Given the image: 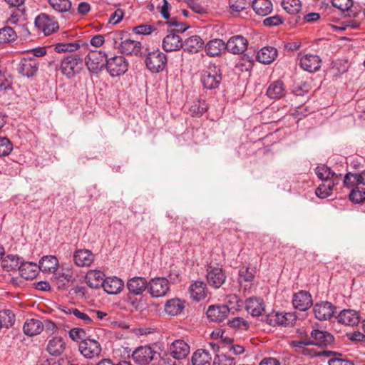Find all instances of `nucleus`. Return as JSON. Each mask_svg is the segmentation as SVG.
Wrapping results in <instances>:
<instances>
[{"label": "nucleus", "mask_w": 365, "mask_h": 365, "mask_svg": "<svg viewBox=\"0 0 365 365\" xmlns=\"http://www.w3.org/2000/svg\"><path fill=\"white\" fill-rule=\"evenodd\" d=\"M114 46L126 55L138 56L140 53L141 43L139 41L131 40L128 34L124 31L115 32L112 34Z\"/></svg>", "instance_id": "f257e3e1"}, {"label": "nucleus", "mask_w": 365, "mask_h": 365, "mask_svg": "<svg viewBox=\"0 0 365 365\" xmlns=\"http://www.w3.org/2000/svg\"><path fill=\"white\" fill-rule=\"evenodd\" d=\"M312 340L304 339L299 342L301 345H315L322 348L331 345L334 341V336L327 331L317 329L312 330L310 333Z\"/></svg>", "instance_id": "f03ea898"}, {"label": "nucleus", "mask_w": 365, "mask_h": 365, "mask_svg": "<svg viewBox=\"0 0 365 365\" xmlns=\"http://www.w3.org/2000/svg\"><path fill=\"white\" fill-rule=\"evenodd\" d=\"M158 356L159 354L150 346H140L132 353L133 361L138 365H150Z\"/></svg>", "instance_id": "7ed1b4c3"}, {"label": "nucleus", "mask_w": 365, "mask_h": 365, "mask_svg": "<svg viewBox=\"0 0 365 365\" xmlns=\"http://www.w3.org/2000/svg\"><path fill=\"white\" fill-rule=\"evenodd\" d=\"M83 66V59L76 54H69L64 57L61 63V70L68 78L78 73Z\"/></svg>", "instance_id": "20e7f679"}, {"label": "nucleus", "mask_w": 365, "mask_h": 365, "mask_svg": "<svg viewBox=\"0 0 365 365\" xmlns=\"http://www.w3.org/2000/svg\"><path fill=\"white\" fill-rule=\"evenodd\" d=\"M222 81L220 70L215 66H209L203 71L201 82L204 88L210 90L218 88Z\"/></svg>", "instance_id": "39448f33"}, {"label": "nucleus", "mask_w": 365, "mask_h": 365, "mask_svg": "<svg viewBox=\"0 0 365 365\" xmlns=\"http://www.w3.org/2000/svg\"><path fill=\"white\" fill-rule=\"evenodd\" d=\"M145 63L148 69L153 73L162 71L167 63V56L159 50L149 52L147 55Z\"/></svg>", "instance_id": "423d86ee"}, {"label": "nucleus", "mask_w": 365, "mask_h": 365, "mask_svg": "<svg viewBox=\"0 0 365 365\" xmlns=\"http://www.w3.org/2000/svg\"><path fill=\"white\" fill-rule=\"evenodd\" d=\"M106 70L112 77H118L124 74L128 68V62L121 56L107 58Z\"/></svg>", "instance_id": "0eeeda50"}, {"label": "nucleus", "mask_w": 365, "mask_h": 365, "mask_svg": "<svg viewBox=\"0 0 365 365\" xmlns=\"http://www.w3.org/2000/svg\"><path fill=\"white\" fill-rule=\"evenodd\" d=\"M39 62L34 57H24L17 64L16 70L22 76L32 78L38 71Z\"/></svg>", "instance_id": "6e6552de"}, {"label": "nucleus", "mask_w": 365, "mask_h": 365, "mask_svg": "<svg viewBox=\"0 0 365 365\" xmlns=\"http://www.w3.org/2000/svg\"><path fill=\"white\" fill-rule=\"evenodd\" d=\"M35 26L44 35L49 36L58 29V24L53 16L46 14H41L35 19Z\"/></svg>", "instance_id": "1a4fd4ad"}, {"label": "nucleus", "mask_w": 365, "mask_h": 365, "mask_svg": "<svg viewBox=\"0 0 365 365\" xmlns=\"http://www.w3.org/2000/svg\"><path fill=\"white\" fill-rule=\"evenodd\" d=\"M107 58L105 53L97 50L91 51L85 58V63L90 71L98 73L105 65Z\"/></svg>", "instance_id": "9d476101"}, {"label": "nucleus", "mask_w": 365, "mask_h": 365, "mask_svg": "<svg viewBox=\"0 0 365 365\" xmlns=\"http://www.w3.org/2000/svg\"><path fill=\"white\" fill-rule=\"evenodd\" d=\"M170 290L169 281L165 277H155L149 281L148 292L153 297H161Z\"/></svg>", "instance_id": "9b49d317"}, {"label": "nucleus", "mask_w": 365, "mask_h": 365, "mask_svg": "<svg viewBox=\"0 0 365 365\" xmlns=\"http://www.w3.org/2000/svg\"><path fill=\"white\" fill-rule=\"evenodd\" d=\"M206 271L207 281L210 286L217 289L220 288L225 283L227 277L222 268L207 265Z\"/></svg>", "instance_id": "f8f14e48"}, {"label": "nucleus", "mask_w": 365, "mask_h": 365, "mask_svg": "<svg viewBox=\"0 0 365 365\" xmlns=\"http://www.w3.org/2000/svg\"><path fill=\"white\" fill-rule=\"evenodd\" d=\"M295 320V316L290 312H272L266 316V322L272 327L292 325Z\"/></svg>", "instance_id": "ddd939ff"}, {"label": "nucleus", "mask_w": 365, "mask_h": 365, "mask_svg": "<svg viewBox=\"0 0 365 365\" xmlns=\"http://www.w3.org/2000/svg\"><path fill=\"white\" fill-rule=\"evenodd\" d=\"M78 349L81 354L88 359L98 356L101 351V346L99 342L91 339H86L81 341Z\"/></svg>", "instance_id": "4468645a"}, {"label": "nucleus", "mask_w": 365, "mask_h": 365, "mask_svg": "<svg viewBox=\"0 0 365 365\" xmlns=\"http://www.w3.org/2000/svg\"><path fill=\"white\" fill-rule=\"evenodd\" d=\"M235 307H229L227 304L211 305L207 310V318L213 322H221L229 315L230 309Z\"/></svg>", "instance_id": "2eb2a0df"}, {"label": "nucleus", "mask_w": 365, "mask_h": 365, "mask_svg": "<svg viewBox=\"0 0 365 365\" xmlns=\"http://www.w3.org/2000/svg\"><path fill=\"white\" fill-rule=\"evenodd\" d=\"M248 41L241 35L233 36L226 43V50L233 54H241L246 51Z\"/></svg>", "instance_id": "dca6fc26"}, {"label": "nucleus", "mask_w": 365, "mask_h": 365, "mask_svg": "<svg viewBox=\"0 0 365 365\" xmlns=\"http://www.w3.org/2000/svg\"><path fill=\"white\" fill-rule=\"evenodd\" d=\"M162 43V47L166 52H171L180 50L183 47L182 38L173 31H168Z\"/></svg>", "instance_id": "f3484780"}, {"label": "nucleus", "mask_w": 365, "mask_h": 365, "mask_svg": "<svg viewBox=\"0 0 365 365\" xmlns=\"http://www.w3.org/2000/svg\"><path fill=\"white\" fill-rule=\"evenodd\" d=\"M334 309V306L329 302L316 304L313 308L315 317L320 321L329 319L333 316Z\"/></svg>", "instance_id": "a211bd4d"}, {"label": "nucleus", "mask_w": 365, "mask_h": 365, "mask_svg": "<svg viewBox=\"0 0 365 365\" xmlns=\"http://www.w3.org/2000/svg\"><path fill=\"white\" fill-rule=\"evenodd\" d=\"M126 287L130 294L140 295L145 289L148 290L149 282L144 277H134L128 280Z\"/></svg>", "instance_id": "6ab92c4d"}, {"label": "nucleus", "mask_w": 365, "mask_h": 365, "mask_svg": "<svg viewBox=\"0 0 365 365\" xmlns=\"http://www.w3.org/2000/svg\"><path fill=\"white\" fill-rule=\"evenodd\" d=\"M337 322L345 326L354 327L360 321L359 314L354 309H344L336 317Z\"/></svg>", "instance_id": "aec40b11"}, {"label": "nucleus", "mask_w": 365, "mask_h": 365, "mask_svg": "<svg viewBox=\"0 0 365 365\" xmlns=\"http://www.w3.org/2000/svg\"><path fill=\"white\" fill-rule=\"evenodd\" d=\"M292 304L295 309L305 311L312 305V295L306 291H299L294 294Z\"/></svg>", "instance_id": "412c9836"}, {"label": "nucleus", "mask_w": 365, "mask_h": 365, "mask_svg": "<svg viewBox=\"0 0 365 365\" xmlns=\"http://www.w3.org/2000/svg\"><path fill=\"white\" fill-rule=\"evenodd\" d=\"M170 353L175 359H182L190 353V346L184 340L177 339L171 344Z\"/></svg>", "instance_id": "4be33fe9"}, {"label": "nucleus", "mask_w": 365, "mask_h": 365, "mask_svg": "<svg viewBox=\"0 0 365 365\" xmlns=\"http://www.w3.org/2000/svg\"><path fill=\"white\" fill-rule=\"evenodd\" d=\"M245 308L252 316L259 317L264 311L265 304L262 298L252 297L246 299Z\"/></svg>", "instance_id": "5701e85b"}, {"label": "nucleus", "mask_w": 365, "mask_h": 365, "mask_svg": "<svg viewBox=\"0 0 365 365\" xmlns=\"http://www.w3.org/2000/svg\"><path fill=\"white\" fill-rule=\"evenodd\" d=\"M315 173L320 180L326 182L329 181L339 182L341 177V174L335 173L329 167L325 165L317 166L315 169Z\"/></svg>", "instance_id": "b1692460"}, {"label": "nucleus", "mask_w": 365, "mask_h": 365, "mask_svg": "<svg viewBox=\"0 0 365 365\" xmlns=\"http://www.w3.org/2000/svg\"><path fill=\"white\" fill-rule=\"evenodd\" d=\"M105 279V274L97 269L89 270L85 277L86 283L93 289H98L101 286L103 287Z\"/></svg>", "instance_id": "393cba45"}, {"label": "nucleus", "mask_w": 365, "mask_h": 365, "mask_svg": "<svg viewBox=\"0 0 365 365\" xmlns=\"http://www.w3.org/2000/svg\"><path fill=\"white\" fill-rule=\"evenodd\" d=\"M103 289L109 294H117L124 288V282L117 277L106 278L103 284Z\"/></svg>", "instance_id": "a878e982"}, {"label": "nucleus", "mask_w": 365, "mask_h": 365, "mask_svg": "<svg viewBox=\"0 0 365 365\" xmlns=\"http://www.w3.org/2000/svg\"><path fill=\"white\" fill-rule=\"evenodd\" d=\"M94 259V255L88 250H78L73 254V261L78 267H88Z\"/></svg>", "instance_id": "bb28decb"}, {"label": "nucleus", "mask_w": 365, "mask_h": 365, "mask_svg": "<svg viewBox=\"0 0 365 365\" xmlns=\"http://www.w3.org/2000/svg\"><path fill=\"white\" fill-rule=\"evenodd\" d=\"M286 93L284 83L281 80L270 83L267 89V95L271 99H280L285 96Z\"/></svg>", "instance_id": "cd10ccee"}, {"label": "nucleus", "mask_w": 365, "mask_h": 365, "mask_svg": "<svg viewBox=\"0 0 365 365\" xmlns=\"http://www.w3.org/2000/svg\"><path fill=\"white\" fill-rule=\"evenodd\" d=\"M300 66L304 71L314 72L320 68L321 60L317 55L307 54L301 58Z\"/></svg>", "instance_id": "c85d7f7f"}, {"label": "nucleus", "mask_w": 365, "mask_h": 365, "mask_svg": "<svg viewBox=\"0 0 365 365\" xmlns=\"http://www.w3.org/2000/svg\"><path fill=\"white\" fill-rule=\"evenodd\" d=\"M38 266L43 272L53 273L57 270L58 260L53 255H46L39 260Z\"/></svg>", "instance_id": "c756f323"}, {"label": "nucleus", "mask_w": 365, "mask_h": 365, "mask_svg": "<svg viewBox=\"0 0 365 365\" xmlns=\"http://www.w3.org/2000/svg\"><path fill=\"white\" fill-rule=\"evenodd\" d=\"M40 268L38 264L29 262H23L19 267L20 275L25 279H33L38 274Z\"/></svg>", "instance_id": "7c9ffc66"}, {"label": "nucleus", "mask_w": 365, "mask_h": 365, "mask_svg": "<svg viewBox=\"0 0 365 365\" xmlns=\"http://www.w3.org/2000/svg\"><path fill=\"white\" fill-rule=\"evenodd\" d=\"M277 56V50L274 47L265 46L261 48L257 53V60L264 64H269Z\"/></svg>", "instance_id": "2f4dec72"}, {"label": "nucleus", "mask_w": 365, "mask_h": 365, "mask_svg": "<svg viewBox=\"0 0 365 365\" xmlns=\"http://www.w3.org/2000/svg\"><path fill=\"white\" fill-rule=\"evenodd\" d=\"M225 50H226V43L220 38L210 40L205 45L206 53L210 56H218Z\"/></svg>", "instance_id": "473e14b6"}, {"label": "nucleus", "mask_w": 365, "mask_h": 365, "mask_svg": "<svg viewBox=\"0 0 365 365\" xmlns=\"http://www.w3.org/2000/svg\"><path fill=\"white\" fill-rule=\"evenodd\" d=\"M203 45L204 41L202 38L200 36L194 35L185 39L182 48L185 51L195 53L200 51Z\"/></svg>", "instance_id": "72a5a7b5"}, {"label": "nucleus", "mask_w": 365, "mask_h": 365, "mask_svg": "<svg viewBox=\"0 0 365 365\" xmlns=\"http://www.w3.org/2000/svg\"><path fill=\"white\" fill-rule=\"evenodd\" d=\"M24 332L28 336L39 334L43 329V323L36 319H27L23 327Z\"/></svg>", "instance_id": "f704fd0d"}, {"label": "nucleus", "mask_w": 365, "mask_h": 365, "mask_svg": "<svg viewBox=\"0 0 365 365\" xmlns=\"http://www.w3.org/2000/svg\"><path fill=\"white\" fill-rule=\"evenodd\" d=\"M252 7L257 14L262 16L269 14L273 9L270 0H253Z\"/></svg>", "instance_id": "c9c22d12"}, {"label": "nucleus", "mask_w": 365, "mask_h": 365, "mask_svg": "<svg viewBox=\"0 0 365 365\" xmlns=\"http://www.w3.org/2000/svg\"><path fill=\"white\" fill-rule=\"evenodd\" d=\"M190 294L192 299L199 302L206 297V284L202 281H196L190 287Z\"/></svg>", "instance_id": "e433bc0d"}, {"label": "nucleus", "mask_w": 365, "mask_h": 365, "mask_svg": "<svg viewBox=\"0 0 365 365\" xmlns=\"http://www.w3.org/2000/svg\"><path fill=\"white\" fill-rule=\"evenodd\" d=\"M212 357L209 351L200 349L196 350L192 355V365H210Z\"/></svg>", "instance_id": "4c0bfd02"}, {"label": "nucleus", "mask_w": 365, "mask_h": 365, "mask_svg": "<svg viewBox=\"0 0 365 365\" xmlns=\"http://www.w3.org/2000/svg\"><path fill=\"white\" fill-rule=\"evenodd\" d=\"M22 263L23 261L18 255H8L2 259L1 266L4 270L8 272L17 269L19 271V267Z\"/></svg>", "instance_id": "58836bf2"}, {"label": "nucleus", "mask_w": 365, "mask_h": 365, "mask_svg": "<svg viewBox=\"0 0 365 365\" xmlns=\"http://www.w3.org/2000/svg\"><path fill=\"white\" fill-rule=\"evenodd\" d=\"M66 347V344L61 337H53L48 341L47 351L52 356L61 355Z\"/></svg>", "instance_id": "ea45409f"}, {"label": "nucleus", "mask_w": 365, "mask_h": 365, "mask_svg": "<svg viewBox=\"0 0 365 365\" xmlns=\"http://www.w3.org/2000/svg\"><path fill=\"white\" fill-rule=\"evenodd\" d=\"M184 307V302L178 298H175L166 302L165 311L169 315L175 316L180 314Z\"/></svg>", "instance_id": "a19ab883"}, {"label": "nucleus", "mask_w": 365, "mask_h": 365, "mask_svg": "<svg viewBox=\"0 0 365 365\" xmlns=\"http://www.w3.org/2000/svg\"><path fill=\"white\" fill-rule=\"evenodd\" d=\"M14 322L15 314L11 310L9 309L0 310V331L3 329H9Z\"/></svg>", "instance_id": "79ce46f5"}, {"label": "nucleus", "mask_w": 365, "mask_h": 365, "mask_svg": "<svg viewBox=\"0 0 365 365\" xmlns=\"http://www.w3.org/2000/svg\"><path fill=\"white\" fill-rule=\"evenodd\" d=\"M48 3L55 11L60 14L71 12L72 9L70 0H48Z\"/></svg>", "instance_id": "37998d69"}, {"label": "nucleus", "mask_w": 365, "mask_h": 365, "mask_svg": "<svg viewBox=\"0 0 365 365\" xmlns=\"http://www.w3.org/2000/svg\"><path fill=\"white\" fill-rule=\"evenodd\" d=\"M339 182L329 181L319 185L316 190V195L318 197L324 199L331 195L333 187L338 185Z\"/></svg>", "instance_id": "c03bdc74"}, {"label": "nucleus", "mask_w": 365, "mask_h": 365, "mask_svg": "<svg viewBox=\"0 0 365 365\" xmlns=\"http://www.w3.org/2000/svg\"><path fill=\"white\" fill-rule=\"evenodd\" d=\"M230 13L233 16L238 15L250 4V0H228Z\"/></svg>", "instance_id": "a18cd8bd"}, {"label": "nucleus", "mask_w": 365, "mask_h": 365, "mask_svg": "<svg viewBox=\"0 0 365 365\" xmlns=\"http://www.w3.org/2000/svg\"><path fill=\"white\" fill-rule=\"evenodd\" d=\"M61 310L66 314H73L85 324H89L92 322L91 318L86 313L76 308L63 307Z\"/></svg>", "instance_id": "49530a36"}, {"label": "nucleus", "mask_w": 365, "mask_h": 365, "mask_svg": "<svg viewBox=\"0 0 365 365\" xmlns=\"http://www.w3.org/2000/svg\"><path fill=\"white\" fill-rule=\"evenodd\" d=\"M17 35L15 29L5 26L0 29V43H6L14 41Z\"/></svg>", "instance_id": "de8ad7c7"}, {"label": "nucleus", "mask_w": 365, "mask_h": 365, "mask_svg": "<svg viewBox=\"0 0 365 365\" xmlns=\"http://www.w3.org/2000/svg\"><path fill=\"white\" fill-rule=\"evenodd\" d=\"M282 8L290 14L299 13L302 9L300 0H282Z\"/></svg>", "instance_id": "09e8293b"}, {"label": "nucleus", "mask_w": 365, "mask_h": 365, "mask_svg": "<svg viewBox=\"0 0 365 365\" xmlns=\"http://www.w3.org/2000/svg\"><path fill=\"white\" fill-rule=\"evenodd\" d=\"M207 110V106L205 101H195L190 107V112L192 116L200 117Z\"/></svg>", "instance_id": "8fccbe9b"}, {"label": "nucleus", "mask_w": 365, "mask_h": 365, "mask_svg": "<svg viewBox=\"0 0 365 365\" xmlns=\"http://www.w3.org/2000/svg\"><path fill=\"white\" fill-rule=\"evenodd\" d=\"M167 24L174 27L173 29H168V31H173L177 34L185 32L189 28V26L186 23L180 22L176 18L170 19L167 21Z\"/></svg>", "instance_id": "3c124183"}, {"label": "nucleus", "mask_w": 365, "mask_h": 365, "mask_svg": "<svg viewBox=\"0 0 365 365\" xmlns=\"http://www.w3.org/2000/svg\"><path fill=\"white\" fill-rule=\"evenodd\" d=\"M349 199L355 203H360L365 200V185L352 190L349 194Z\"/></svg>", "instance_id": "603ef678"}, {"label": "nucleus", "mask_w": 365, "mask_h": 365, "mask_svg": "<svg viewBox=\"0 0 365 365\" xmlns=\"http://www.w3.org/2000/svg\"><path fill=\"white\" fill-rule=\"evenodd\" d=\"M329 365H355L354 361L348 359L339 353H333V357L329 359Z\"/></svg>", "instance_id": "864d4df0"}, {"label": "nucleus", "mask_w": 365, "mask_h": 365, "mask_svg": "<svg viewBox=\"0 0 365 365\" xmlns=\"http://www.w3.org/2000/svg\"><path fill=\"white\" fill-rule=\"evenodd\" d=\"M80 48V45L77 42L74 43H58L55 46V51L57 53L62 52H73L78 50Z\"/></svg>", "instance_id": "5fc2aeb1"}, {"label": "nucleus", "mask_w": 365, "mask_h": 365, "mask_svg": "<svg viewBox=\"0 0 365 365\" xmlns=\"http://www.w3.org/2000/svg\"><path fill=\"white\" fill-rule=\"evenodd\" d=\"M350 175L358 177V176L361 175V173L354 174V173H349L346 174V175L344 176V184L345 186L349 187H353L355 185H365V182H363L362 179H361L360 178H357L358 179L354 180V177H351Z\"/></svg>", "instance_id": "6e6d98bb"}, {"label": "nucleus", "mask_w": 365, "mask_h": 365, "mask_svg": "<svg viewBox=\"0 0 365 365\" xmlns=\"http://www.w3.org/2000/svg\"><path fill=\"white\" fill-rule=\"evenodd\" d=\"M13 150V145L6 137H0V157L8 155Z\"/></svg>", "instance_id": "4d7b16f0"}, {"label": "nucleus", "mask_w": 365, "mask_h": 365, "mask_svg": "<svg viewBox=\"0 0 365 365\" xmlns=\"http://www.w3.org/2000/svg\"><path fill=\"white\" fill-rule=\"evenodd\" d=\"M215 365H235V359L226 354H217L214 359Z\"/></svg>", "instance_id": "13d9d810"}, {"label": "nucleus", "mask_w": 365, "mask_h": 365, "mask_svg": "<svg viewBox=\"0 0 365 365\" xmlns=\"http://www.w3.org/2000/svg\"><path fill=\"white\" fill-rule=\"evenodd\" d=\"M332 6L341 11H348L353 6L352 0H331Z\"/></svg>", "instance_id": "bf43d9fd"}, {"label": "nucleus", "mask_w": 365, "mask_h": 365, "mask_svg": "<svg viewBox=\"0 0 365 365\" xmlns=\"http://www.w3.org/2000/svg\"><path fill=\"white\" fill-rule=\"evenodd\" d=\"M230 327L247 329L248 323L242 317H235L227 322Z\"/></svg>", "instance_id": "052dcab7"}, {"label": "nucleus", "mask_w": 365, "mask_h": 365, "mask_svg": "<svg viewBox=\"0 0 365 365\" xmlns=\"http://www.w3.org/2000/svg\"><path fill=\"white\" fill-rule=\"evenodd\" d=\"M284 19L279 15H274L268 18H266L263 21V24L265 26L272 27L277 26L282 24Z\"/></svg>", "instance_id": "680f3d73"}, {"label": "nucleus", "mask_w": 365, "mask_h": 365, "mask_svg": "<svg viewBox=\"0 0 365 365\" xmlns=\"http://www.w3.org/2000/svg\"><path fill=\"white\" fill-rule=\"evenodd\" d=\"M86 331L81 328H73L69 331V336L72 340L78 341L86 339Z\"/></svg>", "instance_id": "e2e57ef3"}, {"label": "nucleus", "mask_w": 365, "mask_h": 365, "mask_svg": "<svg viewBox=\"0 0 365 365\" xmlns=\"http://www.w3.org/2000/svg\"><path fill=\"white\" fill-rule=\"evenodd\" d=\"M154 30H155V27L151 25H139L133 28V31L136 34H143V35H148L150 34Z\"/></svg>", "instance_id": "0e129e2a"}, {"label": "nucleus", "mask_w": 365, "mask_h": 365, "mask_svg": "<svg viewBox=\"0 0 365 365\" xmlns=\"http://www.w3.org/2000/svg\"><path fill=\"white\" fill-rule=\"evenodd\" d=\"M240 279L241 281L250 282L254 279L253 274L250 272L248 267H242L239 271Z\"/></svg>", "instance_id": "69168bd1"}, {"label": "nucleus", "mask_w": 365, "mask_h": 365, "mask_svg": "<svg viewBox=\"0 0 365 365\" xmlns=\"http://www.w3.org/2000/svg\"><path fill=\"white\" fill-rule=\"evenodd\" d=\"M348 339L354 342H365V333L352 331L346 334Z\"/></svg>", "instance_id": "338daca9"}, {"label": "nucleus", "mask_w": 365, "mask_h": 365, "mask_svg": "<svg viewBox=\"0 0 365 365\" xmlns=\"http://www.w3.org/2000/svg\"><path fill=\"white\" fill-rule=\"evenodd\" d=\"M123 11L121 9H116L109 17V23L113 24H118L123 17Z\"/></svg>", "instance_id": "774afa93"}]
</instances>
